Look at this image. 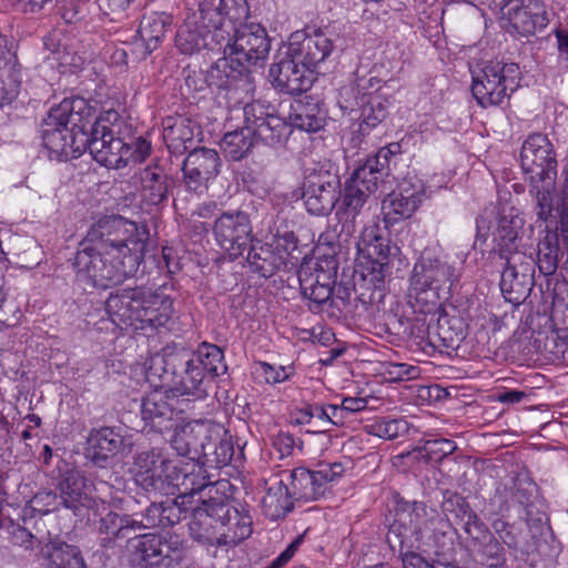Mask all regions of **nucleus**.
Wrapping results in <instances>:
<instances>
[{
  "instance_id": "nucleus-47",
  "label": "nucleus",
  "mask_w": 568,
  "mask_h": 568,
  "mask_svg": "<svg viewBox=\"0 0 568 568\" xmlns=\"http://www.w3.org/2000/svg\"><path fill=\"white\" fill-rule=\"evenodd\" d=\"M294 125L307 132H316L324 125V118L316 105H305L294 115Z\"/></svg>"
},
{
  "instance_id": "nucleus-16",
  "label": "nucleus",
  "mask_w": 568,
  "mask_h": 568,
  "mask_svg": "<svg viewBox=\"0 0 568 568\" xmlns=\"http://www.w3.org/2000/svg\"><path fill=\"white\" fill-rule=\"evenodd\" d=\"M268 77L275 88L288 94L306 92L315 80V73L310 67L292 55L290 45L284 57L271 65Z\"/></svg>"
},
{
  "instance_id": "nucleus-34",
  "label": "nucleus",
  "mask_w": 568,
  "mask_h": 568,
  "mask_svg": "<svg viewBox=\"0 0 568 568\" xmlns=\"http://www.w3.org/2000/svg\"><path fill=\"white\" fill-rule=\"evenodd\" d=\"M170 24L171 17L165 13L153 12L142 18L138 33L145 45L146 53L158 48Z\"/></svg>"
},
{
  "instance_id": "nucleus-21",
  "label": "nucleus",
  "mask_w": 568,
  "mask_h": 568,
  "mask_svg": "<svg viewBox=\"0 0 568 568\" xmlns=\"http://www.w3.org/2000/svg\"><path fill=\"white\" fill-rule=\"evenodd\" d=\"M424 197L422 185L404 183L398 190L389 193L382 203V212L386 225H393L410 217Z\"/></svg>"
},
{
  "instance_id": "nucleus-18",
  "label": "nucleus",
  "mask_w": 568,
  "mask_h": 568,
  "mask_svg": "<svg viewBox=\"0 0 568 568\" xmlns=\"http://www.w3.org/2000/svg\"><path fill=\"white\" fill-rule=\"evenodd\" d=\"M213 233L223 250L241 255L250 243L248 219L242 213H224L215 221Z\"/></svg>"
},
{
  "instance_id": "nucleus-43",
  "label": "nucleus",
  "mask_w": 568,
  "mask_h": 568,
  "mask_svg": "<svg viewBox=\"0 0 568 568\" xmlns=\"http://www.w3.org/2000/svg\"><path fill=\"white\" fill-rule=\"evenodd\" d=\"M180 501L153 504L146 510V517L150 526L174 525L180 520Z\"/></svg>"
},
{
  "instance_id": "nucleus-40",
  "label": "nucleus",
  "mask_w": 568,
  "mask_h": 568,
  "mask_svg": "<svg viewBox=\"0 0 568 568\" xmlns=\"http://www.w3.org/2000/svg\"><path fill=\"white\" fill-rule=\"evenodd\" d=\"M523 225L524 220L519 216L500 217L495 235L499 252H508L517 248L516 242Z\"/></svg>"
},
{
  "instance_id": "nucleus-50",
  "label": "nucleus",
  "mask_w": 568,
  "mask_h": 568,
  "mask_svg": "<svg viewBox=\"0 0 568 568\" xmlns=\"http://www.w3.org/2000/svg\"><path fill=\"white\" fill-rule=\"evenodd\" d=\"M300 282L304 295L314 303L321 305L331 298L332 288L329 284H320L318 280L314 282L312 278H303L302 276H300Z\"/></svg>"
},
{
  "instance_id": "nucleus-27",
  "label": "nucleus",
  "mask_w": 568,
  "mask_h": 568,
  "mask_svg": "<svg viewBox=\"0 0 568 568\" xmlns=\"http://www.w3.org/2000/svg\"><path fill=\"white\" fill-rule=\"evenodd\" d=\"M449 291L430 286L410 278L409 304L414 312L420 314H437L443 310V302Z\"/></svg>"
},
{
  "instance_id": "nucleus-9",
  "label": "nucleus",
  "mask_w": 568,
  "mask_h": 568,
  "mask_svg": "<svg viewBox=\"0 0 568 568\" xmlns=\"http://www.w3.org/2000/svg\"><path fill=\"white\" fill-rule=\"evenodd\" d=\"M356 248L357 272L363 282L372 286V300H375L376 292L382 297L388 270L387 258L390 254V246L389 240L381 225L377 223L365 225L356 243Z\"/></svg>"
},
{
  "instance_id": "nucleus-51",
  "label": "nucleus",
  "mask_w": 568,
  "mask_h": 568,
  "mask_svg": "<svg viewBox=\"0 0 568 568\" xmlns=\"http://www.w3.org/2000/svg\"><path fill=\"white\" fill-rule=\"evenodd\" d=\"M500 257L506 261L505 268L520 271V273L534 274V260L530 255L519 252L517 248L508 252H499Z\"/></svg>"
},
{
  "instance_id": "nucleus-45",
  "label": "nucleus",
  "mask_w": 568,
  "mask_h": 568,
  "mask_svg": "<svg viewBox=\"0 0 568 568\" xmlns=\"http://www.w3.org/2000/svg\"><path fill=\"white\" fill-rule=\"evenodd\" d=\"M407 430V422L402 418H378L368 426L369 434L384 439H394Z\"/></svg>"
},
{
  "instance_id": "nucleus-1",
  "label": "nucleus",
  "mask_w": 568,
  "mask_h": 568,
  "mask_svg": "<svg viewBox=\"0 0 568 568\" xmlns=\"http://www.w3.org/2000/svg\"><path fill=\"white\" fill-rule=\"evenodd\" d=\"M138 226L121 216L100 217L88 231L74 258L77 278L97 288H108L135 274Z\"/></svg>"
},
{
  "instance_id": "nucleus-46",
  "label": "nucleus",
  "mask_w": 568,
  "mask_h": 568,
  "mask_svg": "<svg viewBox=\"0 0 568 568\" xmlns=\"http://www.w3.org/2000/svg\"><path fill=\"white\" fill-rule=\"evenodd\" d=\"M253 373L258 382L277 384L288 379L293 373V368L291 366H275L265 362H258L255 364Z\"/></svg>"
},
{
  "instance_id": "nucleus-10",
  "label": "nucleus",
  "mask_w": 568,
  "mask_h": 568,
  "mask_svg": "<svg viewBox=\"0 0 568 568\" xmlns=\"http://www.w3.org/2000/svg\"><path fill=\"white\" fill-rule=\"evenodd\" d=\"M183 555L178 536L146 534L126 541L124 556L131 568H173Z\"/></svg>"
},
{
  "instance_id": "nucleus-35",
  "label": "nucleus",
  "mask_w": 568,
  "mask_h": 568,
  "mask_svg": "<svg viewBox=\"0 0 568 568\" xmlns=\"http://www.w3.org/2000/svg\"><path fill=\"white\" fill-rule=\"evenodd\" d=\"M41 551L48 558V568H87L80 551L68 544L52 541Z\"/></svg>"
},
{
  "instance_id": "nucleus-57",
  "label": "nucleus",
  "mask_w": 568,
  "mask_h": 568,
  "mask_svg": "<svg viewBox=\"0 0 568 568\" xmlns=\"http://www.w3.org/2000/svg\"><path fill=\"white\" fill-rule=\"evenodd\" d=\"M303 541V537L298 536L296 537L287 547L286 549L281 552V555L275 558L271 564L274 568H282L284 565H286L292 557L294 556L297 548L301 546Z\"/></svg>"
},
{
  "instance_id": "nucleus-53",
  "label": "nucleus",
  "mask_w": 568,
  "mask_h": 568,
  "mask_svg": "<svg viewBox=\"0 0 568 568\" xmlns=\"http://www.w3.org/2000/svg\"><path fill=\"white\" fill-rule=\"evenodd\" d=\"M554 213L558 215L562 240L565 244H568V168L565 170L561 197L554 206Z\"/></svg>"
},
{
  "instance_id": "nucleus-11",
  "label": "nucleus",
  "mask_w": 568,
  "mask_h": 568,
  "mask_svg": "<svg viewBox=\"0 0 568 568\" xmlns=\"http://www.w3.org/2000/svg\"><path fill=\"white\" fill-rule=\"evenodd\" d=\"M518 75L517 64L489 61L473 71V95L483 108L501 105L518 87Z\"/></svg>"
},
{
  "instance_id": "nucleus-20",
  "label": "nucleus",
  "mask_w": 568,
  "mask_h": 568,
  "mask_svg": "<svg viewBox=\"0 0 568 568\" xmlns=\"http://www.w3.org/2000/svg\"><path fill=\"white\" fill-rule=\"evenodd\" d=\"M505 16L510 26L523 36H530L548 24V16L541 0H510Z\"/></svg>"
},
{
  "instance_id": "nucleus-63",
  "label": "nucleus",
  "mask_w": 568,
  "mask_h": 568,
  "mask_svg": "<svg viewBox=\"0 0 568 568\" xmlns=\"http://www.w3.org/2000/svg\"><path fill=\"white\" fill-rule=\"evenodd\" d=\"M327 412H328V424L341 426L344 425L347 416L342 407V405H334L329 404L327 405Z\"/></svg>"
},
{
  "instance_id": "nucleus-58",
  "label": "nucleus",
  "mask_w": 568,
  "mask_h": 568,
  "mask_svg": "<svg viewBox=\"0 0 568 568\" xmlns=\"http://www.w3.org/2000/svg\"><path fill=\"white\" fill-rule=\"evenodd\" d=\"M303 541V537L298 536L296 537L287 547L286 549L281 552V555L275 558L271 564L274 568H282L284 565H286L292 557L294 556L297 548L301 546Z\"/></svg>"
},
{
  "instance_id": "nucleus-5",
  "label": "nucleus",
  "mask_w": 568,
  "mask_h": 568,
  "mask_svg": "<svg viewBox=\"0 0 568 568\" xmlns=\"http://www.w3.org/2000/svg\"><path fill=\"white\" fill-rule=\"evenodd\" d=\"M92 115V109L82 98H68L52 106L42 124V141L45 148L59 155L84 151L81 133Z\"/></svg>"
},
{
  "instance_id": "nucleus-56",
  "label": "nucleus",
  "mask_w": 568,
  "mask_h": 568,
  "mask_svg": "<svg viewBox=\"0 0 568 568\" xmlns=\"http://www.w3.org/2000/svg\"><path fill=\"white\" fill-rule=\"evenodd\" d=\"M388 374L396 379H413L419 375V369L413 365L396 363L389 365Z\"/></svg>"
},
{
  "instance_id": "nucleus-7",
  "label": "nucleus",
  "mask_w": 568,
  "mask_h": 568,
  "mask_svg": "<svg viewBox=\"0 0 568 568\" xmlns=\"http://www.w3.org/2000/svg\"><path fill=\"white\" fill-rule=\"evenodd\" d=\"M125 123L115 110L102 112L94 121L90 132L81 133L84 150L106 168L120 169L125 166L131 156L130 146L123 141L122 133Z\"/></svg>"
},
{
  "instance_id": "nucleus-23",
  "label": "nucleus",
  "mask_w": 568,
  "mask_h": 568,
  "mask_svg": "<svg viewBox=\"0 0 568 568\" xmlns=\"http://www.w3.org/2000/svg\"><path fill=\"white\" fill-rule=\"evenodd\" d=\"M410 278L449 291L455 278V270L433 252L426 251L414 265Z\"/></svg>"
},
{
  "instance_id": "nucleus-52",
  "label": "nucleus",
  "mask_w": 568,
  "mask_h": 568,
  "mask_svg": "<svg viewBox=\"0 0 568 568\" xmlns=\"http://www.w3.org/2000/svg\"><path fill=\"white\" fill-rule=\"evenodd\" d=\"M60 506H63L61 499L53 491H39L30 500V507L33 509V511H37L40 515H47L51 511H54L59 509Z\"/></svg>"
},
{
  "instance_id": "nucleus-4",
  "label": "nucleus",
  "mask_w": 568,
  "mask_h": 568,
  "mask_svg": "<svg viewBox=\"0 0 568 568\" xmlns=\"http://www.w3.org/2000/svg\"><path fill=\"white\" fill-rule=\"evenodd\" d=\"M105 312L119 327H161L172 316L173 301L143 287L121 288L110 293L105 301Z\"/></svg>"
},
{
  "instance_id": "nucleus-48",
  "label": "nucleus",
  "mask_w": 568,
  "mask_h": 568,
  "mask_svg": "<svg viewBox=\"0 0 568 568\" xmlns=\"http://www.w3.org/2000/svg\"><path fill=\"white\" fill-rule=\"evenodd\" d=\"M457 446L454 442L446 438H439L426 440L422 447L417 448V452L428 460L438 462L453 454Z\"/></svg>"
},
{
  "instance_id": "nucleus-19",
  "label": "nucleus",
  "mask_w": 568,
  "mask_h": 568,
  "mask_svg": "<svg viewBox=\"0 0 568 568\" xmlns=\"http://www.w3.org/2000/svg\"><path fill=\"white\" fill-rule=\"evenodd\" d=\"M178 399L166 387H159L150 392L142 400V419L154 430L163 433L171 429L172 422L178 415L175 404Z\"/></svg>"
},
{
  "instance_id": "nucleus-24",
  "label": "nucleus",
  "mask_w": 568,
  "mask_h": 568,
  "mask_svg": "<svg viewBox=\"0 0 568 568\" xmlns=\"http://www.w3.org/2000/svg\"><path fill=\"white\" fill-rule=\"evenodd\" d=\"M339 197V183L337 180L310 181L304 187L303 200L307 212L313 215L329 214Z\"/></svg>"
},
{
  "instance_id": "nucleus-29",
  "label": "nucleus",
  "mask_w": 568,
  "mask_h": 568,
  "mask_svg": "<svg viewBox=\"0 0 568 568\" xmlns=\"http://www.w3.org/2000/svg\"><path fill=\"white\" fill-rule=\"evenodd\" d=\"M223 527V521L213 517L205 507L195 508L189 524L191 537L203 545H221Z\"/></svg>"
},
{
  "instance_id": "nucleus-26",
  "label": "nucleus",
  "mask_w": 568,
  "mask_h": 568,
  "mask_svg": "<svg viewBox=\"0 0 568 568\" xmlns=\"http://www.w3.org/2000/svg\"><path fill=\"white\" fill-rule=\"evenodd\" d=\"M6 42V39L0 36V106L17 97L21 83L20 67Z\"/></svg>"
},
{
  "instance_id": "nucleus-55",
  "label": "nucleus",
  "mask_w": 568,
  "mask_h": 568,
  "mask_svg": "<svg viewBox=\"0 0 568 568\" xmlns=\"http://www.w3.org/2000/svg\"><path fill=\"white\" fill-rule=\"evenodd\" d=\"M170 392L178 397L183 395H194L197 394L199 397L202 396L203 390L196 386V384L191 379L190 375L183 373L180 377V381L175 383L172 388H169Z\"/></svg>"
},
{
  "instance_id": "nucleus-41",
  "label": "nucleus",
  "mask_w": 568,
  "mask_h": 568,
  "mask_svg": "<svg viewBox=\"0 0 568 568\" xmlns=\"http://www.w3.org/2000/svg\"><path fill=\"white\" fill-rule=\"evenodd\" d=\"M192 356L203 367L204 373L217 376L226 371L223 352L216 345L203 343Z\"/></svg>"
},
{
  "instance_id": "nucleus-22",
  "label": "nucleus",
  "mask_w": 568,
  "mask_h": 568,
  "mask_svg": "<svg viewBox=\"0 0 568 568\" xmlns=\"http://www.w3.org/2000/svg\"><path fill=\"white\" fill-rule=\"evenodd\" d=\"M288 45L292 49V55L303 60V63L314 73L317 65L324 62L334 49L333 40L323 32L313 34L295 32L291 36Z\"/></svg>"
},
{
  "instance_id": "nucleus-6",
  "label": "nucleus",
  "mask_w": 568,
  "mask_h": 568,
  "mask_svg": "<svg viewBox=\"0 0 568 568\" xmlns=\"http://www.w3.org/2000/svg\"><path fill=\"white\" fill-rule=\"evenodd\" d=\"M215 42L222 45L224 53L233 57L244 68H251L263 63L271 49L266 30L258 23L236 24L229 14L213 13Z\"/></svg>"
},
{
  "instance_id": "nucleus-37",
  "label": "nucleus",
  "mask_w": 568,
  "mask_h": 568,
  "mask_svg": "<svg viewBox=\"0 0 568 568\" xmlns=\"http://www.w3.org/2000/svg\"><path fill=\"white\" fill-rule=\"evenodd\" d=\"M252 131L246 124L239 130L227 132L221 142V148L226 156L234 161L243 159L254 144Z\"/></svg>"
},
{
  "instance_id": "nucleus-60",
  "label": "nucleus",
  "mask_w": 568,
  "mask_h": 568,
  "mask_svg": "<svg viewBox=\"0 0 568 568\" xmlns=\"http://www.w3.org/2000/svg\"><path fill=\"white\" fill-rule=\"evenodd\" d=\"M398 153H400V145L398 143H390L379 149L378 152L371 158L375 163H378L382 168L385 169L388 165L389 158Z\"/></svg>"
},
{
  "instance_id": "nucleus-39",
  "label": "nucleus",
  "mask_w": 568,
  "mask_h": 568,
  "mask_svg": "<svg viewBox=\"0 0 568 568\" xmlns=\"http://www.w3.org/2000/svg\"><path fill=\"white\" fill-rule=\"evenodd\" d=\"M227 532L221 531L222 544H237L247 538L251 532V519L248 516H242L235 508H227L225 515Z\"/></svg>"
},
{
  "instance_id": "nucleus-28",
  "label": "nucleus",
  "mask_w": 568,
  "mask_h": 568,
  "mask_svg": "<svg viewBox=\"0 0 568 568\" xmlns=\"http://www.w3.org/2000/svg\"><path fill=\"white\" fill-rule=\"evenodd\" d=\"M123 446V438L113 428L94 429L88 437V455L95 462H105L115 456Z\"/></svg>"
},
{
  "instance_id": "nucleus-31",
  "label": "nucleus",
  "mask_w": 568,
  "mask_h": 568,
  "mask_svg": "<svg viewBox=\"0 0 568 568\" xmlns=\"http://www.w3.org/2000/svg\"><path fill=\"white\" fill-rule=\"evenodd\" d=\"M293 499L287 484L283 479H274L262 498L263 513L272 520L283 518L292 510Z\"/></svg>"
},
{
  "instance_id": "nucleus-33",
  "label": "nucleus",
  "mask_w": 568,
  "mask_h": 568,
  "mask_svg": "<svg viewBox=\"0 0 568 568\" xmlns=\"http://www.w3.org/2000/svg\"><path fill=\"white\" fill-rule=\"evenodd\" d=\"M314 470L305 467H297L287 475V486L296 500L313 501L323 497L322 489Z\"/></svg>"
},
{
  "instance_id": "nucleus-49",
  "label": "nucleus",
  "mask_w": 568,
  "mask_h": 568,
  "mask_svg": "<svg viewBox=\"0 0 568 568\" xmlns=\"http://www.w3.org/2000/svg\"><path fill=\"white\" fill-rule=\"evenodd\" d=\"M222 427L209 420H196L194 433L189 430V435H196L199 444V453L212 446L220 437Z\"/></svg>"
},
{
  "instance_id": "nucleus-42",
  "label": "nucleus",
  "mask_w": 568,
  "mask_h": 568,
  "mask_svg": "<svg viewBox=\"0 0 568 568\" xmlns=\"http://www.w3.org/2000/svg\"><path fill=\"white\" fill-rule=\"evenodd\" d=\"M141 527L145 526L132 519L130 516H120L110 511L101 518L99 530L105 535H113L115 537L124 538L128 536L129 531H135Z\"/></svg>"
},
{
  "instance_id": "nucleus-2",
  "label": "nucleus",
  "mask_w": 568,
  "mask_h": 568,
  "mask_svg": "<svg viewBox=\"0 0 568 568\" xmlns=\"http://www.w3.org/2000/svg\"><path fill=\"white\" fill-rule=\"evenodd\" d=\"M454 529L447 518L427 510L422 503L405 504L395 514L387 540L399 548L404 568H430L416 550L446 555L453 546Z\"/></svg>"
},
{
  "instance_id": "nucleus-15",
  "label": "nucleus",
  "mask_w": 568,
  "mask_h": 568,
  "mask_svg": "<svg viewBox=\"0 0 568 568\" xmlns=\"http://www.w3.org/2000/svg\"><path fill=\"white\" fill-rule=\"evenodd\" d=\"M221 168L222 159L215 150L195 149L183 161V184L186 190L202 194L220 174Z\"/></svg>"
},
{
  "instance_id": "nucleus-30",
  "label": "nucleus",
  "mask_w": 568,
  "mask_h": 568,
  "mask_svg": "<svg viewBox=\"0 0 568 568\" xmlns=\"http://www.w3.org/2000/svg\"><path fill=\"white\" fill-rule=\"evenodd\" d=\"M214 12H219L217 10H213L212 12L207 11L210 14V22L214 23L216 21V17L213 14ZM214 33V24H212V29L209 24H204L201 27H192L190 22H186L176 34V47L184 54H193L194 52L201 50L202 48H206L210 45L207 38L211 37L213 41L215 38Z\"/></svg>"
},
{
  "instance_id": "nucleus-13",
  "label": "nucleus",
  "mask_w": 568,
  "mask_h": 568,
  "mask_svg": "<svg viewBox=\"0 0 568 568\" xmlns=\"http://www.w3.org/2000/svg\"><path fill=\"white\" fill-rule=\"evenodd\" d=\"M538 220L547 223V233L538 245V267L545 275L554 274L558 267L561 248L559 240L562 239L558 215L554 213V199L549 191L536 194ZM564 241V240H561ZM568 252V244L562 242Z\"/></svg>"
},
{
  "instance_id": "nucleus-14",
  "label": "nucleus",
  "mask_w": 568,
  "mask_h": 568,
  "mask_svg": "<svg viewBox=\"0 0 568 568\" xmlns=\"http://www.w3.org/2000/svg\"><path fill=\"white\" fill-rule=\"evenodd\" d=\"M520 163L524 172L529 175L532 184L544 182L545 186L538 192L549 191L556 176L557 162L552 144L544 134L529 135L520 151Z\"/></svg>"
},
{
  "instance_id": "nucleus-59",
  "label": "nucleus",
  "mask_w": 568,
  "mask_h": 568,
  "mask_svg": "<svg viewBox=\"0 0 568 568\" xmlns=\"http://www.w3.org/2000/svg\"><path fill=\"white\" fill-rule=\"evenodd\" d=\"M303 541V537L298 536L296 537L287 547L286 549L281 552V555L275 558L271 564L274 568H282L284 565H286L292 557L294 556L297 548L301 546Z\"/></svg>"
},
{
  "instance_id": "nucleus-36",
  "label": "nucleus",
  "mask_w": 568,
  "mask_h": 568,
  "mask_svg": "<svg viewBox=\"0 0 568 568\" xmlns=\"http://www.w3.org/2000/svg\"><path fill=\"white\" fill-rule=\"evenodd\" d=\"M532 274L504 268L500 290L507 301L514 304L523 302L531 290Z\"/></svg>"
},
{
  "instance_id": "nucleus-8",
  "label": "nucleus",
  "mask_w": 568,
  "mask_h": 568,
  "mask_svg": "<svg viewBox=\"0 0 568 568\" xmlns=\"http://www.w3.org/2000/svg\"><path fill=\"white\" fill-rule=\"evenodd\" d=\"M382 80L377 77L357 78L354 84L343 87L338 104L342 111L361 120L359 130L366 132L375 128L387 115L388 99L381 92Z\"/></svg>"
},
{
  "instance_id": "nucleus-61",
  "label": "nucleus",
  "mask_w": 568,
  "mask_h": 568,
  "mask_svg": "<svg viewBox=\"0 0 568 568\" xmlns=\"http://www.w3.org/2000/svg\"><path fill=\"white\" fill-rule=\"evenodd\" d=\"M184 371L185 374L190 375L196 386L201 388L205 373L203 372V367L194 361L193 356L186 361Z\"/></svg>"
},
{
  "instance_id": "nucleus-32",
  "label": "nucleus",
  "mask_w": 568,
  "mask_h": 568,
  "mask_svg": "<svg viewBox=\"0 0 568 568\" xmlns=\"http://www.w3.org/2000/svg\"><path fill=\"white\" fill-rule=\"evenodd\" d=\"M59 488V497L65 508L72 509L77 514L82 507L90 506L87 480L78 470L68 471Z\"/></svg>"
},
{
  "instance_id": "nucleus-54",
  "label": "nucleus",
  "mask_w": 568,
  "mask_h": 568,
  "mask_svg": "<svg viewBox=\"0 0 568 568\" xmlns=\"http://www.w3.org/2000/svg\"><path fill=\"white\" fill-rule=\"evenodd\" d=\"M314 471L325 494L327 485L338 480L344 475L345 467L342 463L320 464Z\"/></svg>"
},
{
  "instance_id": "nucleus-64",
  "label": "nucleus",
  "mask_w": 568,
  "mask_h": 568,
  "mask_svg": "<svg viewBox=\"0 0 568 568\" xmlns=\"http://www.w3.org/2000/svg\"><path fill=\"white\" fill-rule=\"evenodd\" d=\"M13 541L24 549H31L33 546V535L24 528H18L13 532Z\"/></svg>"
},
{
  "instance_id": "nucleus-17",
  "label": "nucleus",
  "mask_w": 568,
  "mask_h": 568,
  "mask_svg": "<svg viewBox=\"0 0 568 568\" xmlns=\"http://www.w3.org/2000/svg\"><path fill=\"white\" fill-rule=\"evenodd\" d=\"M383 171L384 168L368 158L346 181L343 203L354 216L358 214L368 196L377 191Z\"/></svg>"
},
{
  "instance_id": "nucleus-12",
  "label": "nucleus",
  "mask_w": 568,
  "mask_h": 568,
  "mask_svg": "<svg viewBox=\"0 0 568 568\" xmlns=\"http://www.w3.org/2000/svg\"><path fill=\"white\" fill-rule=\"evenodd\" d=\"M462 545L477 564L486 568H501L506 564V552L503 545L493 535L480 518L464 504Z\"/></svg>"
},
{
  "instance_id": "nucleus-62",
  "label": "nucleus",
  "mask_w": 568,
  "mask_h": 568,
  "mask_svg": "<svg viewBox=\"0 0 568 568\" xmlns=\"http://www.w3.org/2000/svg\"><path fill=\"white\" fill-rule=\"evenodd\" d=\"M341 405L346 416H348L349 414L364 410L367 406V399L363 397H345Z\"/></svg>"
},
{
  "instance_id": "nucleus-38",
  "label": "nucleus",
  "mask_w": 568,
  "mask_h": 568,
  "mask_svg": "<svg viewBox=\"0 0 568 568\" xmlns=\"http://www.w3.org/2000/svg\"><path fill=\"white\" fill-rule=\"evenodd\" d=\"M143 197L153 205L161 203L168 193L165 175L159 168H145L141 173Z\"/></svg>"
},
{
  "instance_id": "nucleus-3",
  "label": "nucleus",
  "mask_w": 568,
  "mask_h": 568,
  "mask_svg": "<svg viewBox=\"0 0 568 568\" xmlns=\"http://www.w3.org/2000/svg\"><path fill=\"white\" fill-rule=\"evenodd\" d=\"M130 471L135 484L146 493L169 496L179 490L182 504L187 496L209 486L203 467L194 458L172 459L161 448L138 453Z\"/></svg>"
},
{
  "instance_id": "nucleus-25",
  "label": "nucleus",
  "mask_w": 568,
  "mask_h": 568,
  "mask_svg": "<svg viewBox=\"0 0 568 568\" xmlns=\"http://www.w3.org/2000/svg\"><path fill=\"white\" fill-rule=\"evenodd\" d=\"M244 118L254 140L273 143L285 130V123L281 118L264 112L262 105L257 103L247 104L244 108Z\"/></svg>"
},
{
  "instance_id": "nucleus-44",
  "label": "nucleus",
  "mask_w": 568,
  "mask_h": 568,
  "mask_svg": "<svg viewBox=\"0 0 568 568\" xmlns=\"http://www.w3.org/2000/svg\"><path fill=\"white\" fill-rule=\"evenodd\" d=\"M196 420L178 425L171 438V446L181 456H186L192 452L199 454V442L196 435H189V430L195 429Z\"/></svg>"
}]
</instances>
